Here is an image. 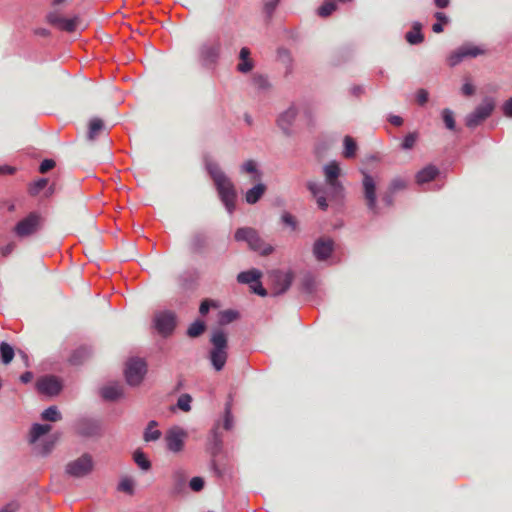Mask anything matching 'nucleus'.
Listing matches in <instances>:
<instances>
[{"label":"nucleus","instance_id":"obj_1","mask_svg":"<svg viewBox=\"0 0 512 512\" xmlns=\"http://www.w3.org/2000/svg\"><path fill=\"white\" fill-rule=\"evenodd\" d=\"M324 175L326 181L325 188L311 181L307 183L308 190L316 198L318 207L321 210L327 209V199L337 200L342 197L343 193V187L338 181L340 168L336 162H331L324 167Z\"/></svg>","mask_w":512,"mask_h":512},{"label":"nucleus","instance_id":"obj_2","mask_svg":"<svg viewBox=\"0 0 512 512\" xmlns=\"http://www.w3.org/2000/svg\"><path fill=\"white\" fill-rule=\"evenodd\" d=\"M207 169L213 179L221 201L228 212L233 213L237 197L234 184L217 164H209Z\"/></svg>","mask_w":512,"mask_h":512},{"label":"nucleus","instance_id":"obj_3","mask_svg":"<svg viewBox=\"0 0 512 512\" xmlns=\"http://www.w3.org/2000/svg\"><path fill=\"white\" fill-rule=\"evenodd\" d=\"M212 349L209 352V359L216 371H221L228 358V335L222 329H215L210 338Z\"/></svg>","mask_w":512,"mask_h":512},{"label":"nucleus","instance_id":"obj_4","mask_svg":"<svg viewBox=\"0 0 512 512\" xmlns=\"http://www.w3.org/2000/svg\"><path fill=\"white\" fill-rule=\"evenodd\" d=\"M235 240L238 242H246L249 248L260 255L267 256L273 252V247L267 244L259 236V233L251 227H242L236 230Z\"/></svg>","mask_w":512,"mask_h":512},{"label":"nucleus","instance_id":"obj_5","mask_svg":"<svg viewBox=\"0 0 512 512\" xmlns=\"http://www.w3.org/2000/svg\"><path fill=\"white\" fill-rule=\"evenodd\" d=\"M94 469L92 455L84 453L77 459L70 461L65 468L66 473L74 478H82L89 475Z\"/></svg>","mask_w":512,"mask_h":512},{"label":"nucleus","instance_id":"obj_6","mask_svg":"<svg viewBox=\"0 0 512 512\" xmlns=\"http://www.w3.org/2000/svg\"><path fill=\"white\" fill-rule=\"evenodd\" d=\"M495 102L492 98H485L473 112L465 118V124L469 128H475L485 121L493 112Z\"/></svg>","mask_w":512,"mask_h":512},{"label":"nucleus","instance_id":"obj_7","mask_svg":"<svg viewBox=\"0 0 512 512\" xmlns=\"http://www.w3.org/2000/svg\"><path fill=\"white\" fill-rule=\"evenodd\" d=\"M147 372L146 362L141 358H131L125 367V378L129 385H139Z\"/></svg>","mask_w":512,"mask_h":512},{"label":"nucleus","instance_id":"obj_8","mask_svg":"<svg viewBox=\"0 0 512 512\" xmlns=\"http://www.w3.org/2000/svg\"><path fill=\"white\" fill-rule=\"evenodd\" d=\"M363 193H364V199L365 203L367 205V208L373 213V214H379V207L377 203V195H376V189H377V182L366 172H363Z\"/></svg>","mask_w":512,"mask_h":512},{"label":"nucleus","instance_id":"obj_9","mask_svg":"<svg viewBox=\"0 0 512 512\" xmlns=\"http://www.w3.org/2000/svg\"><path fill=\"white\" fill-rule=\"evenodd\" d=\"M41 224L42 217L38 213L32 212L16 224L14 232L19 237H27L36 233Z\"/></svg>","mask_w":512,"mask_h":512},{"label":"nucleus","instance_id":"obj_10","mask_svg":"<svg viewBox=\"0 0 512 512\" xmlns=\"http://www.w3.org/2000/svg\"><path fill=\"white\" fill-rule=\"evenodd\" d=\"M485 49L472 44H465L452 52L447 59L448 65L454 67L466 58H475L485 54Z\"/></svg>","mask_w":512,"mask_h":512},{"label":"nucleus","instance_id":"obj_11","mask_svg":"<svg viewBox=\"0 0 512 512\" xmlns=\"http://www.w3.org/2000/svg\"><path fill=\"white\" fill-rule=\"evenodd\" d=\"M154 327L163 337L171 335L176 327V316L173 312L164 311L154 316Z\"/></svg>","mask_w":512,"mask_h":512},{"label":"nucleus","instance_id":"obj_12","mask_svg":"<svg viewBox=\"0 0 512 512\" xmlns=\"http://www.w3.org/2000/svg\"><path fill=\"white\" fill-rule=\"evenodd\" d=\"M46 20L50 25L58 28L61 31L69 33L76 31L80 23L79 17L75 16L68 19L63 17L57 10L49 12L46 16Z\"/></svg>","mask_w":512,"mask_h":512},{"label":"nucleus","instance_id":"obj_13","mask_svg":"<svg viewBox=\"0 0 512 512\" xmlns=\"http://www.w3.org/2000/svg\"><path fill=\"white\" fill-rule=\"evenodd\" d=\"M269 277L271 279L274 295L285 293L290 288L294 279V275L291 271L283 272L281 270L272 271Z\"/></svg>","mask_w":512,"mask_h":512},{"label":"nucleus","instance_id":"obj_14","mask_svg":"<svg viewBox=\"0 0 512 512\" xmlns=\"http://www.w3.org/2000/svg\"><path fill=\"white\" fill-rule=\"evenodd\" d=\"M408 188V180L402 177L393 178L388 184L386 190L381 195V201L386 207L394 204V196Z\"/></svg>","mask_w":512,"mask_h":512},{"label":"nucleus","instance_id":"obj_15","mask_svg":"<svg viewBox=\"0 0 512 512\" xmlns=\"http://www.w3.org/2000/svg\"><path fill=\"white\" fill-rule=\"evenodd\" d=\"M36 388L39 393L47 396L58 395L62 389L61 382L54 376H44L37 380Z\"/></svg>","mask_w":512,"mask_h":512},{"label":"nucleus","instance_id":"obj_16","mask_svg":"<svg viewBox=\"0 0 512 512\" xmlns=\"http://www.w3.org/2000/svg\"><path fill=\"white\" fill-rule=\"evenodd\" d=\"M220 42L214 40L203 44L200 48V57L204 65H210L217 61L220 53Z\"/></svg>","mask_w":512,"mask_h":512},{"label":"nucleus","instance_id":"obj_17","mask_svg":"<svg viewBox=\"0 0 512 512\" xmlns=\"http://www.w3.org/2000/svg\"><path fill=\"white\" fill-rule=\"evenodd\" d=\"M186 433L180 428L170 429L165 436L167 448L172 452H180L184 446Z\"/></svg>","mask_w":512,"mask_h":512},{"label":"nucleus","instance_id":"obj_18","mask_svg":"<svg viewBox=\"0 0 512 512\" xmlns=\"http://www.w3.org/2000/svg\"><path fill=\"white\" fill-rule=\"evenodd\" d=\"M334 250V242L330 238H319L313 245V254L318 261L327 260Z\"/></svg>","mask_w":512,"mask_h":512},{"label":"nucleus","instance_id":"obj_19","mask_svg":"<svg viewBox=\"0 0 512 512\" xmlns=\"http://www.w3.org/2000/svg\"><path fill=\"white\" fill-rule=\"evenodd\" d=\"M297 115L298 110L294 105H292L278 117L277 124L286 135L292 134V126L297 118Z\"/></svg>","mask_w":512,"mask_h":512},{"label":"nucleus","instance_id":"obj_20","mask_svg":"<svg viewBox=\"0 0 512 512\" xmlns=\"http://www.w3.org/2000/svg\"><path fill=\"white\" fill-rule=\"evenodd\" d=\"M76 432L83 437H94L100 435L101 428L98 422L84 419L77 423Z\"/></svg>","mask_w":512,"mask_h":512},{"label":"nucleus","instance_id":"obj_21","mask_svg":"<svg viewBox=\"0 0 512 512\" xmlns=\"http://www.w3.org/2000/svg\"><path fill=\"white\" fill-rule=\"evenodd\" d=\"M439 175V169L434 165H427L417 172L415 181L417 184L422 185L429 183Z\"/></svg>","mask_w":512,"mask_h":512},{"label":"nucleus","instance_id":"obj_22","mask_svg":"<svg viewBox=\"0 0 512 512\" xmlns=\"http://www.w3.org/2000/svg\"><path fill=\"white\" fill-rule=\"evenodd\" d=\"M212 469L218 477L224 476L229 471V465L226 456L213 452L211 461Z\"/></svg>","mask_w":512,"mask_h":512},{"label":"nucleus","instance_id":"obj_23","mask_svg":"<svg viewBox=\"0 0 512 512\" xmlns=\"http://www.w3.org/2000/svg\"><path fill=\"white\" fill-rule=\"evenodd\" d=\"M240 62L237 65V70L241 73H248L254 67V62L250 58V50L247 47H243L239 53Z\"/></svg>","mask_w":512,"mask_h":512},{"label":"nucleus","instance_id":"obj_24","mask_svg":"<svg viewBox=\"0 0 512 512\" xmlns=\"http://www.w3.org/2000/svg\"><path fill=\"white\" fill-rule=\"evenodd\" d=\"M267 187L263 183H257L254 187L249 189L245 194V200L248 204L257 203L266 192Z\"/></svg>","mask_w":512,"mask_h":512},{"label":"nucleus","instance_id":"obj_25","mask_svg":"<svg viewBox=\"0 0 512 512\" xmlns=\"http://www.w3.org/2000/svg\"><path fill=\"white\" fill-rule=\"evenodd\" d=\"M241 173L251 175V182H258L261 180L262 173L257 167V163L254 160L245 161L240 167Z\"/></svg>","mask_w":512,"mask_h":512},{"label":"nucleus","instance_id":"obj_26","mask_svg":"<svg viewBox=\"0 0 512 512\" xmlns=\"http://www.w3.org/2000/svg\"><path fill=\"white\" fill-rule=\"evenodd\" d=\"M100 393L103 399L114 401L122 396L123 389L119 384H113L103 387Z\"/></svg>","mask_w":512,"mask_h":512},{"label":"nucleus","instance_id":"obj_27","mask_svg":"<svg viewBox=\"0 0 512 512\" xmlns=\"http://www.w3.org/2000/svg\"><path fill=\"white\" fill-rule=\"evenodd\" d=\"M104 129V122L100 118H92L89 121L87 138L95 140Z\"/></svg>","mask_w":512,"mask_h":512},{"label":"nucleus","instance_id":"obj_28","mask_svg":"<svg viewBox=\"0 0 512 512\" xmlns=\"http://www.w3.org/2000/svg\"><path fill=\"white\" fill-rule=\"evenodd\" d=\"M262 273L257 269H251L249 271H244L238 274L237 280L243 284H254L258 280H260Z\"/></svg>","mask_w":512,"mask_h":512},{"label":"nucleus","instance_id":"obj_29","mask_svg":"<svg viewBox=\"0 0 512 512\" xmlns=\"http://www.w3.org/2000/svg\"><path fill=\"white\" fill-rule=\"evenodd\" d=\"M158 423L154 420L150 421L144 432V440L146 442L156 441L161 437V431L157 429Z\"/></svg>","mask_w":512,"mask_h":512},{"label":"nucleus","instance_id":"obj_30","mask_svg":"<svg viewBox=\"0 0 512 512\" xmlns=\"http://www.w3.org/2000/svg\"><path fill=\"white\" fill-rule=\"evenodd\" d=\"M52 429L51 425L34 424L30 430V442H36L41 436L47 434Z\"/></svg>","mask_w":512,"mask_h":512},{"label":"nucleus","instance_id":"obj_31","mask_svg":"<svg viewBox=\"0 0 512 512\" xmlns=\"http://www.w3.org/2000/svg\"><path fill=\"white\" fill-rule=\"evenodd\" d=\"M91 355V351L87 347H80L73 352L70 357V362L74 365H79L88 359Z\"/></svg>","mask_w":512,"mask_h":512},{"label":"nucleus","instance_id":"obj_32","mask_svg":"<svg viewBox=\"0 0 512 512\" xmlns=\"http://www.w3.org/2000/svg\"><path fill=\"white\" fill-rule=\"evenodd\" d=\"M407 42L410 44H419L423 41V35L421 33V24L415 23L412 30L406 33L405 36Z\"/></svg>","mask_w":512,"mask_h":512},{"label":"nucleus","instance_id":"obj_33","mask_svg":"<svg viewBox=\"0 0 512 512\" xmlns=\"http://www.w3.org/2000/svg\"><path fill=\"white\" fill-rule=\"evenodd\" d=\"M357 151V144L351 136H345L344 138V151L343 156L345 158H352L355 156Z\"/></svg>","mask_w":512,"mask_h":512},{"label":"nucleus","instance_id":"obj_34","mask_svg":"<svg viewBox=\"0 0 512 512\" xmlns=\"http://www.w3.org/2000/svg\"><path fill=\"white\" fill-rule=\"evenodd\" d=\"M0 352H1L2 362L5 365L9 364L13 360L14 354H15L14 349L8 343L2 342L0 344Z\"/></svg>","mask_w":512,"mask_h":512},{"label":"nucleus","instance_id":"obj_35","mask_svg":"<svg viewBox=\"0 0 512 512\" xmlns=\"http://www.w3.org/2000/svg\"><path fill=\"white\" fill-rule=\"evenodd\" d=\"M337 9V5L332 0H326L317 10L320 17H328Z\"/></svg>","mask_w":512,"mask_h":512},{"label":"nucleus","instance_id":"obj_36","mask_svg":"<svg viewBox=\"0 0 512 512\" xmlns=\"http://www.w3.org/2000/svg\"><path fill=\"white\" fill-rule=\"evenodd\" d=\"M205 329V323L203 321L197 320L189 326L187 335L191 338H195L203 334Z\"/></svg>","mask_w":512,"mask_h":512},{"label":"nucleus","instance_id":"obj_37","mask_svg":"<svg viewBox=\"0 0 512 512\" xmlns=\"http://www.w3.org/2000/svg\"><path fill=\"white\" fill-rule=\"evenodd\" d=\"M133 459L142 470L147 471L151 468V462L148 460L144 452L136 450L134 452Z\"/></svg>","mask_w":512,"mask_h":512},{"label":"nucleus","instance_id":"obj_38","mask_svg":"<svg viewBox=\"0 0 512 512\" xmlns=\"http://www.w3.org/2000/svg\"><path fill=\"white\" fill-rule=\"evenodd\" d=\"M239 318V313L235 310H224L221 311L219 314V324L220 325H227L234 320Z\"/></svg>","mask_w":512,"mask_h":512},{"label":"nucleus","instance_id":"obj_39","mask_svg":"<svg viewBox=\"0 0 512 512\" xmlns=\"http://www.w3.org/2000/svg\"><path fill=\"white\" fill-rule=\"evenodd\" d=\"M61 413L58 411L56 406H50L42 413V419L45 421L57 422L61 420Z\"/></svg>","mask_w":512,"mask_h":512},{"label":"nucleus","instance_id":"obj_40","mask_svg":"<svg viewBox=\"0 0 512 512\" xmlns=\"http://www.w3.org/2000/svg\"><path fill=\"white\" fill-rule=\"evenodd\" d=\"M134 487H135V482L130 477L122 478L118 484V490L121 492L127 493L129 495L134 494Z\"/></svg>","mask_w":512,"mask_h":512},{"label":"nucleus","instance_id":"obj_41","mask_svg":"<svg viewBox=\"0 0 512 512\" xmlns=\"http://www.w3.org/2000/svg\"><path fill=\"white\" fill-rule=\"evenodd\" d=\"M48 184V180L46 178H41L29 185L28 191L32 196H36L42 191Z\"/></svg>","mask_w":512,"mask_h":512},{"label":"nucleus","instance_id":"obj_42","mask_svg":"<svg viewBox=\"0 0 512 512\" xmlns=\"http://www.w3.org/2000/svg\"><path fill=\"white\" fill-rule=\"evenodd\" d=\"M442 118H443L444 124L447 129H449V130L455 129L456 123H455V119H454V114L450 109L446 108L442 111Z\"/></svg>","mask_w":512,"mask_h":512},{"label":"nucleus","instance_id":"obj_43","mask_svg":"<svg viewBox=\"0 0 512 512\" xmlns=\"http://www.w3.org/2000/svg\"><path fill=\"white\" fill-rule=\"evenodd\" d=\"M252 84L259 90H264L269 87V83L265 76L261 74H254L251 78Z\"/></svg>","mask_w":512,"mask_h":512},{"label":"nucleus","instance_id":"obj_44","mask_svg":"<svg viewBox=\"0 0 512 512\" xmlns=\"http://www.w3.org/2000/svg\"><path fill=\"white\" fill-rule=\"evenodd\" d=\"M192 401V398L189 394H183L179 397L177 401V406L182 411L188 412L191 409L190 403Z\"/></svg>","mask_w":512,"mask_h":512},{"label":"nucleus","instance_id":"obj_45","mask_svg":"<svg viewBox=\"0 0 512 512\" xmlns=\"http://www.w3.org/2000/svg\"><path fill=\"white\" fill-rule=\"evenodd\" d=\"M233 427V416L231 413V403H226L225 406V417H224V428L230 430Z\"/></svg>","mask_w":512,"mask_h":512},{"label":"nucleus","instance_id":"obj_46","mask_svg":"<svg viewBox=\"0 0 512 512\" xmlns=\"http://www.w3.org/2000/svg\"><path fill=\"white\" fill-rule=\"evenodd\" d=\"M417 140V134L416 133H409L405 136L403 142H402V148L405 150L411 149L414 147Z\"/></svg>","mask_w":512,"mask_h":512},{"label":"nucleus","instance_id":"obj_47","mask_svg":"<svg viewBox=\"0 0 512 512\" xmlns=\"http://www.w3.org/2000/svg\"><path fill=\"white\" fill-rule=\"evenodd\" d=\"M204 484L205 482L202 477H193L189 483L190 488L195 492L201 491L204 488Z\"/></svg>","mask_w":512,"mask_h":512},{"label":"nucleus","instance_id":"obj_48","mask_svg":"<svg viewBox=\"0 0 512 512\" xmlns=\"http://www.w3.org/2000/svg\"><path fill=\"white\" fill-rule=\"evenodd\" d=\"M280 0H266L264 3V12L270 18Z\"/></svg>","mask_w":512,"mask_h":512},{"label":"nucleus","instance_id":"obj_49","mask_svg":"<svg viewBox=\"0 0 512 512\" xmlns=\"http://www.w3.org/2000/svg\"><path fill=\"white\" fill-rule=\"evenodd\" d=\"M282 222L285 225L290 226L293 230H295L297 228V222H296L295 217L292 214L288 213V212H285L282 215Z\"/></svg>","mask_w":512,"mask_h":512},{"label":"nucleus","instance_id":"obj_50","mask_svg":"<svg viewBox=\"0 0 512 512\" xmlns=\"http://www.w3.org/2000/svg\"><path fill=\"white\" fill-rule=\"evenodd\" d=\"M54 167H55V161L54 160H52V159H45V160H43L41 162L40 167H39V171L41 173H47L48 171H50Z\"/></svg>","mask_w":512,"mask_h":512},{"label":"nucleus","instance_id":"obj_51","mask_svg":"<svg viewBox=\"0 0 512 512\" xmlns=\"http://www.w3.org/2000/svg\"><path fill=\"white\" fill-rule=\"evenodd\" d=\"M428 91L425 89H419L416 93V101L419 105H424L428 101Z\"/></svg>","mask_w":512,"mask_h":512},{"label":"nucleus","instance_id":"obj_52","mask_svg":"<svg viewBox=\"0 0 512 512\" xmlns=\"http://www.w3.org/2000/svg\"><path fill=\"white\" fill-rule=\"evenodd\" d=\"M251 289L253 290L254 293H256V294H258L260 296H266L267 295V290L262 286L260 280H258L254 284H252L251 285Z\"/></svg>","mask_w":512,"mask_h":512},{"label":"nucleus","instance_id":"obj_53","mask_svg":"<svg viewBox=\"0 0 512 512\" xmlns=\"http://www.w3.org/2000/svg\"><path fill=\"white\" fill-rule=\"evenodd\" d=\"M502 109L505 116L512 118V97L503 104Z\"/></svg>","mask_w":512,"mask_h":512},{"label":"nucleus","instance_id":"obj_54","mask_svg":"<svg viewBox=\"0 0 512 512\" xmlns=\"http://www.w3.org/2000/svg\"><path fill=\"white\" fill-rule=\"evenodd\" d=\"M461 91L465 96H472L475 93V87L467 82L462 86Z\"/></svg>","mask_w":512,"mask_h":512},{"label":"nucleus","instance_id":"obj_55","mask_svg":"<svg viewBox=\"0 0 512 512\" xmlns=\"http://www.w3.org/2000/svg\"><path fill=\"white\" fill-rule=\"evenodd\" d=\"M304 116L307 121V125L313 127L315 125V117L310 109L305 110Z\"/></svg>","mask_w":512,"mask_h":512},{"label":"nucleus","instance_id":"obj_56","mask_svg":"<svg viewBox=\"0 0 512 512\" xmlns=\"http://www.w3.org/2000/svg\"><path fill=\"white\" fill-rule=\"evenodd\" d=\"M15 247H16V244L13 242L7 244L5 247H3L1 249L2 256L7 257L10 253H12V251L15 249Z\"/></svg>","mask_w":512,"mask_h":512},{"label":"nucleus","instance_id":"obj_57","mask_svg":"<svg viewBox=\"0 0 512 512\" xmlns=\"http://www.w3.org/2000/svg\"><path fill=\"white\" fill-rule=\"evenodd\" d=\"M210 306H211V302L209 300L202 301V303L200 304V307H199L200 314H202V315L207 314L209 312Z\"/></svg>","mask_w":512,"mask_h":512},{"label":"nucleus","instance_id":"obj_58","mask_svg":"<svg viewBox=\"0 0 512 512\" xmlns=\"http://www.w3.org/2000/svg\"><path fill=\"white\" fill-rule=\"evenodd\" d=\"M434 17L437 19L438 23H442V25L449 22V18L443 12H436Z\"/></svg>","mask_w":512,"mask_h":512},{"label":"nucleus","instance_id":"obj_59","mask_svg":"<svg viewBox=\"0 0 512 512\" xmlns=\"http://www.w3.org/2000/svg\"><path fill=\"white\" fill-rule=\"evenodd\" d=\"M15 168L9 165L0 166V175L14 174Z\"/></svg>","mask_w":512,"mask_h":512},{"label":"nucleus","instance_id":"obj_60","mask_svg":"<svg viewBox=\"0 0 512 512\" xmlns=\"http://www.w3.org/2000/svg\"><path fill=\"white\" fill-rule=\"evenodd\" d=\"M33 379V373L32 372H25L21 375L20 380L23 383H29Z\"/></svg>","mask_w":512,"mask_h":512},{"label":"nucleus","instance_id":"obj_61","mask_svg":"<svg viewBox=\"0 0 512 512\" xmlns=\"http://www.w3.org/2000/svg\"><path fill=\"white\" fill-rule=\"evenodd\" d=\"M18 506L14 503H9L6 506H4L0 512H15L17 510Z\"/></svg>","mask_w":512,"mask_h":512},{"label":"nucleus","instance_id":"obj_62","mask_svg":"<svg viewBox=\"0 0 512 512\" xmlns=\"http://www.w3.org/2000/svg\"><path fill=\"white\" fill-rule=\"evenodd\" d=\"M434 4L441 9L447 8L450 4V0H434Z\"/></svg>","mask_w":512,"mask_h":512},{"label":"nucleus","instance_id":"obj_63","mask_svg":"<svg viewBox=\"0 0 512 512\" xmlns=\"http://www.w3.org/2000/svg\"><path fill=\"white\" fill-rule=\"evenodd\" d=\"M389 120H390L391 124H393L395 126H400L403 123V120L400 116H391Z\"/></svg>","mask_w":512,"mask_h":512},{"label":"nucleus","instance_id":"obj_64","mask_svg":"<svg viewBox=\"0 0 512 512\" xmlns=\"http://www.w3.org/2000/svg\"><path fill=\"white\" fill-rule=\"evenodd\" d=\"M432 30H433V32H435V33H441V32H443L444 27H443L442 23H438V22H437V23H434V24H433V26H432Z\"/></svg>","mask_w":512,"mask_h":512}]
</instances>
